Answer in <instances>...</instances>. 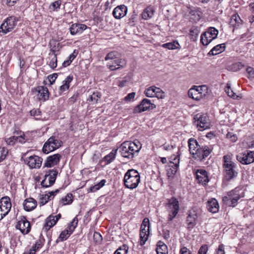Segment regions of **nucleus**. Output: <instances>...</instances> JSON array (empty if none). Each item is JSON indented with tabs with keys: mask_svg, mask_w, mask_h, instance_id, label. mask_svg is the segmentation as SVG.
Listing matches in <instances>:
<instances>
[{
	"mask_svg": "<svg viewBox=\"0 0 254 254\" xmlns=\"http://www.w3.org/2000/svg\"><path fill=\"white\" fill-rule=\"evenodd\" d=\"M162 46L163 47L169 50H174L179 49L180 44L177 41H173V42L164 44Z\"/></svg>",
	"mask_w": 254,
	"mask_h": 254,
	"instance_id": "nucleus-36",
	"label": "nucleus"
},
{
	"mask_svg": "<svg viewBox=\"0 0 254 254\" xmlns=\"http://www.w3.org/2000/svg\"><path fill=\"white\" fill-rule=\"evenodd\" d=\"M11 204L8 197H2L0 200V220H2L10 211Z\"/></svg>",
	"mask_w": 254,
	"mask_h": 254,
	"instance_id": "nucleus-16",
	"label": "nucleus"
},
{
	"mask_svg": "<svg viewBox=\"0 0 254 254\" xmlns=\"http://www.w3.org/2000/svg\"><path fill=\"white\" fill-rule=\"evenodd\" d=\"M149 220L145 218L143 219L140 230V244L143 246L148 239L149 234Z\"/></svg>",
	"mask_w": 254,
	"mask_h": 254,
	"instance_id": "nucleus-12",
	"label": "nucleus"
},
{
	"mask_svg": "<svg viewBox=\"0 0 254 254\" xmlns=\"http://www.w3.org/2000/svg\"><path fill=\"white\" fill-rule=\"evenodd\" d=\"M140 181L139 173L134 169L127 170L124 178V183L125 187L130 189L136 188L138 186Z\"/></svg>",
	"mask_w": 254,
	"mask_h": 254,
	"instance_id": "nucleus-5",
	"label": "nucleus"
},
{
	"mask_svg": "<svg viewBox=\"0 0 254 254\" xmlns=\"http://www.w3.org/2000/svg\"><path fill=\"white\" fill-rule=\"evenodd\" d=\"M226 137L228 139H230L232 142H233L236 141V140H237V135L232 132H228L227 133Z\"/></svg>",
	"mask_w": 254,
	"mask_h": 254,
	"instance_id": "nucleus-53",
	"label": "nucleus"
},
{
	"mask_svg": "<svg viewBox=\"0 0 254 254\" xmlns=\"http://www.w3.org/2000/svg\"><path fill=\"white\" fill-rule=\"evenodd\" d=\"M70 33L72 35H74L76 34L79 33L78 30L77 23L72 24L69 28Z\"/></svg>",
	"mask_w": 254,
	"mask_h": 254,
	"instance_id": "nucleus-51",
	"label": "nucleus"
},
{
	"mask_svg": "<svg viewBox=\"0 0 254 254\" xmlns=\"http://www.w3.org/2000/svg\"><path fill=\"white\" fill-rule=\"evenodd\" d=\"M30 115L33 116H38L40 115L41 112L39 110L33 109L30 112Z\"/></svg>",
	"mask_w": 254,
	"mask_h": 254,
	"instance_id": "nucleus-63",
	"label": "nucleus"
},
{
	"mask_svg": "<svg viewBox=\"0 0 254 254\" xmlns=\"http://www.w3.org/2000/svg\"><path fill=\"white\" fill-rule=\"evenodd\" d=\"M71 235L67 230H64L61 233L59 239H60L61 241H64L66 240Z\"/></svg>",
	"mask_w": 254,
	"mask_h": 254,
	"instance_id": "nucleus-44",
	"label": "nucleus"
},
{
	"mask_svg": "<svg viewBox=\"0 0 254 254\" xmlns=\"http://www.w3.org/2000/svg\"><path fill=\"white\" fill-rule=\"evenodd\" d=\"M48 59L49 61L48 62L49 63V65L50 67L53 69L56 68L57 66V58L56 55L54 53H52V54H50Z\"/></svg>",
	"mask_w": 254,
	"mask_h": 254,
	"instance_id": "nucleus-34",
	"label": "nucleus"
},
{
	"mask_svg": "<svg viewBox=\"0 0 254 254\" xmlns=\"http://www.w3.org/2000/svg\"><path fill=\"white\" fill-rule=\"evenodd\" d=\"M157 254H168L167 246L162 242L159 241L156 248Z\"/></svg>",
	"mask_w": 254,
	"mask_h": 254,
	"instance_id": "nucleus-33",
	"label": "nucleus"
},
{
	"mask_svg": "<svg viewBox=\"0 0 254 254\" xmlns=\"http://www.w3.org/2000/svg\"><path fill=\"white\" fill-rule=\"evenodd\" d=\"M166 206L169 207L168 221H171L176 217L179 211V201L176 198L172 197L168 199Z\"/></svg>",
	"mask_w": 254,
	"mask_h": 254,
	"instance_id": "nucleus-10",
	"label": "nucleus"
},
{
	"mask_svg": "<svg viewBox=\"0 0 254 254\" xmlns=\"http://www.w3.org/2000/svg\"><path fill=\"white\" fill-rule=\"evenodd\" d=\"M61 158V155L60 154H55L53 155L49 156L47 158L44 164V167L50 168L58 164L60 162Z\"/></svg>",
	"mask_w": 254,
	"mask_h": 254,
	"instance_id": "nucleus-22",
	"label": "nucleus"
},
{
	"mask_svg": "<svg viewBox=\"0 0 254 254\" xmlns=\"http://www.w3.org/2000/svg\"><path fill=\"white\" fill-rule=\"evenodd\" d=\"M61 217V214H58L57 215H50L46 219V223L44 226V229L46 231H48L51 227L54 226L58 222L59 219Z\"/></svg>",
	"mask_w": 254,
	"mask_h": 254,
	"instance_id": "nucleus-20",
	"label": "nucleus"
},
{
	"mask_svg": "<svg viewBox=\"0 0 254 254\" xmlns=\"http://www.w3.org/2000/svg\"><path fill=\"white\" fill-rule=\"evenodd\" d=\"M58 77V74L57 73H54L53 74H50L48 76V80L50 82L51 84H52L57 79Z\"/></svg>",
	"mask_w": 254,
	"mask_h": 254,
	"instance_id": "nucleus-58",
	"label": "nucleus"
},
{
	"mask_svg": "<svg viewBox=\"0 0 254 254\" xmlns=\"http://www.w3.org/2000/svg\"><path fill=\"white\" fill-rule=\"evenodd\" d=\"M72 201L73 195L70 193H67L64 197L62 198L60 200V202H61L64 205L71 204Z\"/></svg>",
	"mask_w": 254,
	"mask_h": 254,
	"instance_id": "nucleus-37",
	"label": "nucleus"
},
{
	"mask_svg": "<svg viewBox=\"0 0 254 254\" xmlns=\"http://www.w3.org/2000/svg\"><path fill=\"white\" fill-rule=\"evenodd\" d=\"M127 8L124 4L119 5L115 7L113 11V15L116 19H121L126 15Z\"/></svg>",
	"mask_w": 254,
	"mask_h": 254,
	"instance_id": "nucleus-23",
	"label": "nucleus"
},
{
	"mask_svg": "<svg viewBox=\"0 0 254 254\" xmlns=\"http://www.w3.org/2000/svg\"><path fill=\"white\" fill-rule=\"evenodd\" d=\"M142 145L139 141H126L122 143L119 147L121 155L128 159H132L138 155Z\"/></svg>",
	"mask_w": 254,
	"mask_h": 254,
	"instance_id": "nucleus-2",
	"label": "nucleus"
},
{
	"mask_svg": "<svg viewBox=\"0 0 254 254\" xmlns=\"http://www.w3.org/2000/svg\"><path fill=\"white\" fill-rule=\"evenodd\" d=\"M241 197L239 193V190L235 189L228 192L227 194L223 197V201L228 206L235 207Z\"/></svg>",
	"mask_w": 254,
	"mask_h": 254,
	"instance_id": "nucleus-6",
	"label": "nucleus"
},
{
	"mask_svg": "<svg viewBox=\"0 0 254 254\" xmlns=\"http://www.w3.org/2000/svg\"><path fill=\"white\" fill-rule=\"evenodd\" d=\"M156 108V105L151 103L148 99L144 98L142 100L140 103L133 109V113H140L149 110H152Z\"/></svg>",
	"mask_w": 254,
	"mask_h": 254,
	"instance_id": "nucleus-15",
	"label": "nucleus"
},
{
	"mask_svg": "<svg viewBox=\"0 0 254 254\" xmlns=\"http://www.w3.org/2000/svg\"><path fill=\"white\" fill-rule=\"evenodd\" d=\"M120 54L116 51L109 53L105 58V61H110L107 66L111 70H115L126 66L127 64L125 59L120 58Z\"/></svg>",
	"mask_w": 254,
	"mask_h": 254,
	"instance_id": "nucleus-4",
	"label": "nucleus"
},
{
	"mask_svg": "<svg viewBox=\"0 0 254 254\" xmlns=\"http://www.w3.org/2000/svg\"><path fill=\"white\" fill-rule=\"evenodd\" d=\"M19 18L15 16L7 17L0 26V32L6 34L11 31L16 25Z\"/></svg>",
	"mask_w": 254,
	"mask_h": 254,
	"instance_id": "nucleus-11",
	"label": "nucleus"
},
{
	"mask_svg": "<svg viewBox=\"0 0 254 254\" xmlns=\"http://www.w3.org/2000/svg\"><path fill=\"white\" fill-rule=\"evenodd\" d=\"M195 90H197V92L200 93V94L203 95V97L205 96V93H203V90H206V89H203V88H205V86H194L193 87Z\"/></svg>",
	"mask_w": 254,
	"mask_h": 254,
	"instance_id": "nucleus-57",
	"label": "nucleus"
},
{
	"mask_svg": "<svg viewBox=\"0 0 254 254\" xmlns=\"http://www.w3.org/2000/svg\"><path fill=\"white\" fill-rule=\"evenodd\" d=\"M62 144L61 140L57 139L55 136H52L44 143L42 151L45 154H48L60 148Z\"/></svg>",
	"mask_w": 254,
	"mask_h": 254,
	"instance_id": "nucleus-8",
	"label": "nucleus"
},
{
	"mask_svg": "<svg viewBox=\"0 0 254 254\" xmlns=\"http://www.w3.org/2000/svg\"><path fill=\"white\" fill-rule=\"evenodd\" d=\"M193 120L195 126L199 131L210 128V123L207 116L205 114H197L194 116Z\"/></svg>",
	"mask_w": 254,
	"mask_h": 254,
	"instance_id": "nucleus-7",
	"label": "nucleus"
},
{
	"mask_svg": "<svg viewBox=\"0 0 254 254\" xmlns=\"http://www.w3.org/2000/svg\"><path fill=\"white\" fill-rule=\"evenodd\" d=\"M219 204L215 198H211L207 202V208L212 213H216L219 210Z\"/></svg>",
	"mask_w": 254,
	"mask_h": 254,
	"instance_id": "nucleus-26",
	"label": "nucleus"
},
{
	"mask_svg": "<svg viewBox=\"0 0 254 254\" xmlns=\"http://www.w3.org/2000/svg\"><path fill=\"white\" fill-rule=\"evenodd\" d=\"M180 163V154L179 152H177V154H174L172 155L170 158V165H177L179 166Z\"/></svg>",
	"mask_w": 254,
	"mask_h": 254,
	"instance_id": "nucleus-38",
	"label": "nucleus"
},
{
	"mask_svg": "<svg viewBox=\"0 0 254 254\" xmlns=\"http://www.w3.org/2000/svg\"><path fill=\"white\" fill-rule=\"evenodd\" d=\"M15 227L17 229L19 230L23 234H28L31 229L30 222L24 216L17 222Z\"/></svg>",
	"mask_w": 254,
	"mask_h": 254,
	"instance_id": "nucleus-18",
	"label": "nucleus"
},
{
	"mask_svg": "<svg viewBox=\"0 0 254 254\" xmlns=\"http://www.w3.org/2000/svg\"><path fill=\"white\" fill-rule=\"evenodd\" d=\"M58 173L57 170H49L45 174L44 180L41 182V186L43 187L48 188L53 185L55 182Z\"/></svg>",
	"mask_w": 254,
	"mask_h": 254,
	"instance_id": "nucleus-14",
	"label": "nucleus"
},
{
	"mask_svg": "<svg viewBox=\"0 0 254 254\" xmlns=\"http://www.w3.org/2000/svg\"><path fill=\"white\" fill-rule=\"evenodd\" d=\"M208 250L207 245H203L199 248L197 254H206Z\"/></svg>",
	"mask_w": 254,
	"mask_h": 254,
	"instance_id": "nucleus-54",
	"label": "nucleus"
},
{
	"mask_svg": "<svg viewBox=\"0 0 254 254\" xmlns=\"http://www.w3.org/2000/svg\"><path fill=\"white\" fill-rule=\"evenodd\" d=\"M225 91L228 96L233 98L234 99H237L238 97L231 88V84L229 83H227Z\"/></svg>",
	"mask_w": 254,
	"mask_h": 254,
	"instance_id": "nucleus-39",
	"label": "nucleus"
},
{
	"mask_svg": "<svg viewBox=\"0 0 254 254\" xmlns=\"http://www.w3.org/2000/svg\"><path fill=\"white\" fill-rule=\"evenodd\" d=\"M43 159L38 156L33 155L24 160L25 163L31 168H39L42 164Z\"/></svg>",
	"mask_w": 254,
	"mask_h": 254,
	"instance_id": "nucleus-19",
	"label": "nucleus"
},
{
	"mask_svg": "<svg viewBox=\"0 0 254 254\" xmlns=\"http://www.w3.org/2000/svg\"><path fill=\"white\" fill-rule=\"evenodd\" d=\"M242 21L239 15L236 13L231 16L230 20V24L233 27L236 28L242 24Z\"/></svg>",
	"mask_w": 254,
	"mask_h": 254,
	"instance_id": "nucleus-31",
	"label": "nucleus"
},
{
	"mask_svg": "<svg viewBox=\"0 0 254 254\" xmlns=\"http://www.w3.org/2000/svg\"><path fill=\"white\" fill-rule=\"evenodd\" d=\"M37 206V201L33 198L26 199L23 203L24 209L27 211L34 210Z\"/></svg>",
	"mask_w": 254,
	"mask_h": 254,
	"instance_id": "nucleus-24",
	"label": "nucleus"
},
{
	"mask_svg": "<svg viewBox=\"0 0 254 254\" xmlns=\"http://www.w3.org/2000/svg\"><path fill=\"white\" fill-rule=\"evenodd\" d=\"M179 167V166L169 164V168L167 170L168 176L174 175L177 173Z\"/></svg>",
	"mask_w": 254,
	"mask_h": 254,
	"instance_id": "nucleus-42",
	"label": "nucleus"
},
{
	"mask_svg": "<svg viewBox=\"0 0 254 254\" xmlns=\"http://www.w3.org/2000/svg\"><path fill=\"white\" fill-rule=\"evenodd\" d=\"M117 150V149L116 151L112 150L109 154L104 157V159L107 162V164L111 163L115 159Z\"/></svg>",
	"mask_w": 254,
	"mask_h": 254,
	"instance_id": "nucleus-40",
	"label": "nucleus"
},
{
	"mask_svg": "<svg viewBox=\"0 0 254 254\" xmlns=\"http://www.w3.org/2000/svg\"><path fill=\"white\" fill-rule=\"evenodd\" d=\"M199 30H198V29L196 27H192L190 30V39L194 41L195 40H196L197 38V37L199 35Z\"/></svg>",
	"mask_w": 254,
	"mask_h": 254,
	"instance_id": "nucleus-41",
	"label": "nucleus"
},
{
	"mask_svg": "<svg viewBox=\"0 0 254 254\" xmlns=\"http://www.w3.org/2000/svg\"><path fill=\"white\" fill-rule=\"evenodd\" d=\"M14 134L17 135V142L21 143H23L25 142V138L24 137L25 135L23 132L21 131H16L14 132Z\"/></svg>",
	"mask_w": 254,
	"mask_h": 254,
	"instance_id": "nucleus-49",
	"label": "nucleus"
},
{
	"mask_svg": "<svg viewBox=\"0 0 254 254\" xmlns=\"http://www.w3.org/2000/svg\"><path fill=\"white\" fill-rule=\"evenodd\" d=\"M59 192V190L57 189L55 191H52L49 192L48 193L45 194L40 198V203L41 205H43L47 203L49 200L53 198L55 195Z\"/></svg>",
	"mask_w": 254,
	"mask_h": 254,
	"instance_id": "nucleus-28",
	"label": "nucleus"
},
{
	"mask_svg": "<svg viewBox=\"0 0 254 254\" xmlns=\"http://www.w3.org/2000/svg\"><path fill=\"white\" fill-rule=\"evenodd\" d=\"M188 144L190 153L195 160L202 161L212 152L210 147L207 145L200 146L197 141L193 138L189 139Z\"/></svg>",
	"mask_w": 254,
	"mask_h": 254,
	"instance_id": "nucleus-1",
	"label": "nucleus"
},
{
	"mask_svg": "<svg viewBox=\"0 0 254 254\" xmlns=\"http://www.w3.org/2000/svg\"><path fill=\"white\" fill-rule=\"evenodd\" d=\"M156 90L155 97L158 99H163L165 97V93L160 88L157 87Z\"/></svg>",
	"mask_w": 254,
	"mask_h": 254,
	"instance_id": "nucleus-52",
	"label": "nucleus"
},
{
	"mask_svg": "<svg viewBox=\"0 0 254 254\" xmlns=\"http://www.w3.org/2000/svg\"><path fill=\"white\" fill-rule=\"evenodd\" d=\"M128 248L127 245H124L118 248L114 253V254H127Z\"/></svg>",
	"mask_w": 254,
	"mask_h": 254,
	"instance_id": "nucleus-43",
	"label": "nucleus"
},
{
	"mask_svg": "<svg viewBox=\"0 0 254 254\" xmlns=\"http://www.w3.org/2000/svg\"><path fill=\"white\" fill-rule=\"evenodd\" d=\"M196 179L198 182L203 185H206L209 182L207 172L203 169H198L195 172Z\"/></svg>",
	"mask_w": 254,
	"mask_h": 254,
	"instance_id": "nucleus-21",
	"label": "nucleus"
},
{
	"mask_svg": "<svg viewBox=\"0 0 254 254\" xmlns=\"http://www.w3.org/2000/svg\"><path fill=\"white\" fill-rule=\"evenodd\" d=\"M156 89H157V87L152 86L146 89L144 93L148 97H154L155 96Z\"/></svg>",
	"mask_w": 254,
	"mask_h": 254,
	"instance_id": "nucleus-35",
	"label": "nucleus"
},
{
	"mask_svg": "<svg viewBox=\"0 0 254 254\" xmlns=\"http://www.w3.org/2000/svg\"><path fill=\"white\" fill-rule=\"evenodd\" d=\"M44 240L39 239L35 243V244L33 246L32 249V251L36 252L38 249L41 248L43 245Z\"/></svg>",
	"mask_w": 254,
	"mask_h": 254,
	"instance_id": "nucleus-50",
	"label": "nucleus"
},
{
	"mask_svg": "<svg viewBox=\"0 0 254 254\" xmlns=\"http://www.w3.org/2000/svg\"><path fill=\"white\" fill-rule=\"evenodd\" d=\"M7 153V149L4 147H0V162L6 158Z\"/></svg>",
	"mask_w": 254,
	"mask_h": 254,
	"instance_id": "nucleus-48",
	"label": "nucleus"
},
{
	"mask_svg": "<svg viewBox=\"0 0 254 254\" xmlns=\"http://www.w3.org/2000/svg\"><path fill=\"white\" fill-rule=\"evenodd\" d=\"M225 49V44H218L214 47L208 53L209 56H214L223 52Z\"/></svg>",
	"mask_w": 254,
	"mask_h": 254,
	"instance_id": "nucleus-30",
	"label": "nucleus"
},
{
	"mask_svg": "<svg viewBox=\"0 0 254 254\" xmlns=\"http://www.w3.org/2000/svg\"><path fill=\"white\" fill-rule=\"evenodd\" d=\"M101 94L98 92H93L89 97L88 100H90L95 103H97L99 99L100 98Z\"/></svg>",
	"mask_w": 254,
	"mask_h": 254,
	"instance_id": "nucleus-46",
	"label": "nucleus"
},
{
	"mask_svg": "<svg viewBox=\"0 0 254 254\" xmlns=\"http://www.w3.org/2000/svg\"><path fill=\"white\" fill-rule=\"evenodd\" d=\"M78 54V52L76 50H74L73 51V52L68 57V60L70 61V62H72V61L76 58Z\"/></svg>",
	"mask_w": 254,
	"mask_h": 254,
	"instance_id": "nucleus-61",
	"label": "nucleus"
},
{
	"mask_svg": "<svg viewBox=\"0 0 254 254\" xmlns=\"http://www.w3.org/2000/svg\"><path fill=\"white\" fill-rule=\"evenodd\" d=\"M73 80L72 76L68 75L63 81V84L60 87V94L67 90L69 87V84Z\"/></svg>",
	"mask_w": 254,
	"mask_h": 254,
	"instance_id": "nucleus-29",
	"label": "nucleus"
},
{
	"mask_svg": "<svg viewBox=\"0 0 254 254\" xmlns=\"http://www.w3.org/2000/svg\"><path fill=\"white\" fill-rule=\"evenodd\" d=\"M75 228V225L69 224L67 230H68V232L71 234L72 232L74 231Z\"/></svg>",
	"mask_w": 254,
	"mask_h": 254,
	"instance_id": "nucleus-64",
	"label": "nucleus"
},
{
	"mask_svg": "<svg viewBox=\"0 0 254 254\" xmlns=\"http://www.w3.org/2000/svg\"><path fill=\"white\" fill-rule=\"evenodd\" d=\"M223 168L226 179L231 180L238 176L237 167L236 164L232 161L231 155H224L223 157Z\"/></svg>",
	"mask_w": 254,
	"mask_h": 254,
	"instance_id": "nucleus-3",
	"label": "nucleus"
},
{
	"mask_svg": "<svg viewBox=\"0 0 254 254\" xmlns=\"http://www.w3.org/2000/svg\"><path fill=\"white\" fill-rule=\"evenodd\" d=\"M62 1L61 0H58L52 3L50 5V9L53 11H58V9H60V6L61 5Z\"/></svg>",
	"mask_w": 254,
	"mask_h": 254,
	"instance_id": "nucleus-45",
	"label": "nucleus"
},
{
	"mask_svg": "<svg viewBox=\"0 0 254 254\" xmlns=\"http://www.w3.org/2000/svg\"><path fill=\"white\" fill-rule=\"evenodd\" d=\"M135 96V92H131L127 95V96L125 97V101L127 102H129L131 100L133 99Z\"/></svg>",
	"mask_w": 254,
	"mask_h": 254,
	"instance_id": "nucleus-59",
	"label": "nucleus"
},
{
	"mask_svg": "<svg viewBox=\"0 0 254 254\" xmlns=\"http://www.w3.org/2000/svg\"><path fill=\"white\" fill-rule=\"evenodd\" d=\"M38 92V98L40 100L44 101L48 99L49 93L48 88L43 86H38L37 89Z\"/></svg>",
	"mask_w": 254,
	"mask_h": 254,
	"instance_id": "nucleus-25",
	"label": "nucleus"
},
{
	"mask_svg": "<svg viewBox=\"0 0 254 254\" xmlns=\"http://www.w3.org/2000/svg\"><path fill=\"white\" fill-rule=\"evenodd\" d=\"M6 143L9 145H13L16 142H17V138L16 135H13L9 138L5 139Z\"/></svg>",
	"mask_w": 254,
	"mask_h": 254,
	"instance_id": "nucleus-47",
	"label": "nucleus"
},
{
	"mask_svg": "<svg viewBox=\"0 0 254 254\" xmlns=\"http://www.w3.org/2000/svg\"><path fill=\"white\" fill-rule=\"evenodd\" d=\"M246 71L249 74V77L253 78H254V69L250 66L246 68Z\"/></svg>",
	"mask_w": 254,
	"mask_h": 254,
	"instance_id": "nucleus-56",
	"label": "nucleus"
},
{
	"mask_svg": "<svg viewBox=\"0 0 254 254\" xmlns=\"http://www.w3.org/2000/svg\"><path fill=\"white\" fill-rule=\"evenodd\" d=\"M188 95L189 97L195 100L196 101L200 100L202 97L203 95L197 92V90L194 87L190 88L188 91Z\"/></svg>",
	"mask_w": 254,
	"mask_h": 254,
	"instance_id": "nucleus-32",
	"label": "nucleus"
},
{
	"mask_svg": "<svg viewBox=\"0 0 254 254\" xmlns=\"http://www.w3.org/2000/svg\"><path fill=\"white\" fill-rule=\"evenodd\" d=\"M238 161L244 165L251 164L254 162V151H247L237 156Z\"/></svg>",
	"mask_w": 254,
	"mask_h": 254,
	"instance_id": "nucleus-17",
	"label": "nucleus"
},
{
	"mask_svg": "<svg viewBox=\"0 0 254 254\" xmlns=\"http://www.w3.org/2000/svg\"><path fill=\"white\" fill-rule=\"evenodd\" d=\"M101 188H102L101 186H100V184L98 183L97 184L94 185V186L91 187L90 188V190L91 191L94 192L98 190H99Z\"/></svg>",
	"mask_w": 254,
	"mask_h": 254,
	"instance_id": "nucleus-62",
	"label": "nucleus"
},
{
	"mask_svg": "<svg viewBox=\"0 0 254 254\" xmlns=\"http://www.w3.org/2000/svg\"><path fill=\"white\" fill-rule=\"evenodd\" d=\"M155 10L151 6H147L141 13V17L144 20H148L151 18L154 14Z\"/></svg>",
	"mask_w": 254,
	"mask_h": 254,
	"instance_id": "nucleus-27",
	"label": "nucleus"
},
{
	"mask_svg": "<svg viewBox=\"0 0 254 254\" xmlns=\"http://www.w3.org/2000/svg\"><path fill=\"white\" fill-rule=\"evenodd\" d=\"M218 31L213 27H209L207 30L201 35L200 41L204 46L208 45L213 39L217 38Z\"/></svg>",
	"mask_w": 254,
	"mask_h": 254,
	"instance_id": "nucleus-9",
	"label": "nucleus"
},
{
	"mask_svg": "<svg viewBox=\"0 0 254 254\" xmlns=\"http://www.w3.org/2000/svg\"><path fill=\"white\" fill-rule=\"evenodd\" d=\"M78 30L79 33H82L84 30L87 29V27L86 25L83 24L77 23Z\"/></svg>",
	"mask_w": 254,
	"mask_h": 254,
	"instance_id": "nucleus-60",
	"label": "nucleus"
},
{
	"mask_svg": "<svg viewBox=\"0 0 254 254\" xmlns=\"http://www.w3.org/2000/svg\"><path fill=\"white\" fill-rule=\"evenodd\" d=\"M179 254H192L191 252L186 247L181 248Z\"/></svg>",
	"mask_w": 254,
	"mask_h": 254,
	"instance_id": "nucleus-55",
	"label": "nucleus"
},
{
	"mask_svg": "<svg viewBox=\"0 0 254 254\" xmlns=\"http://www.w3.org/2000/svg\"><path fill=\"white\" fill-rule=\"evenodd\" d=\"M198 212L199 208L196 206L192 207L188 211V215L186 220L188 229L193 228L196 224Z\"/></svg>",
	"mask_w": 254,
	"mask_h": 254,
	"instance_id": "nucleus-13",
	"label": "nucleus"
}]
</instances>
